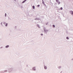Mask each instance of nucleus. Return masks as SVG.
Listing matches in <instances>:
<instances>
[{"label":"nucleus","mask_w":73,"mask_h":73,"mask_svg":"<svg viewBox=\"0 0 73 73\" xmlns=\"http://www.w3.org/2000/svg\"><path fill=\"white\" fill-rule=\"evenodd\" d=\"M58 69H61V66H60L58 67Z\"/></svg>","instance_id":"10"},{"label":"nucleus","mask_w":73,"mask_h":73,"mask_svg":"<svg viewBox=\"0 0 73 73\" xmlns=\"http://www.w3.org/2000/svg\"><path fill=\"white\" fill-rule=\"evenodd\" d=\"M0 49H2L3 48V47H1L0 48Z\"/></svg>","instance_id":"23"},{"label":"nucleus","mask_w":73,"mask_h":73,"mask_svg":"<svg viewBox=\"0 0 73 73\" xmlns=\"http://www.w3.org/2000/svg\"><path fill=\"white\" fill-rule=\"evenodd\" d=\"M1 25H2V26H3V24H2V22H1Z\"/></svg>","instance_id":"22"},{"label":"nucleus","mask_w":73,"mask_h":73,"mask_svg":"<svg viewBox=\"0 0 73 73\" xmlns=\"http://www.w3.org/2000/svg\"><path fill=\"white\" fill-rule=\"evenodd\" d=\"M45 3V1H43L42 2V4H43V5H45V6L46 5H45V3Z\"/></svg>","instance_id":"7"},{"label":"nucleus","mask_w":73,"mask_h":73,"mask_svg":"<svg viewBox=\"0 0 73 73\" xmlns=\"http://www.w3.org/2000/svg\"><path fill=\"white\" fill-rule=\"evenodd\" d=\"M70 13L71 14V15H73V11H70Z\"/></svg>","instance_id":"4"},{"label":"nucleus","mask_w":73,"mask_h":73,"mask_svg":"<svg viewBox=\"0 0 73 73\" xmlns=\"http://www.w3.org/2000/svg\"><path fill=\"white\" fill-rule=\"evenodd\" d=\"M72 60H73V59H72Z\"/></svg>","instance_id":"29"},{"label":"nucleus","mask_w":73,"mask_h":73,"mask_svg":"<svg viewBox=\"0 0 73 73\" xmlns=\"http://www.w3.org/2000/svg\"><path fill=\"white\" fill-rule=\"evenodd\" d=\"M48 30L45 27L44 28V33H48Z\"/></svg>","instance_id":"1"},{"label":"nucleus","mask_w":73,"mask_h":73,"mask_svg":"<svg viewBox=\"0 0 73 73\" xmlns=\"http://www.w3.org/2000/svg\"><path fill=\"white\" fill-rule=\"evenodd\" d=\"M37 7H40V5H37Z\"/></svg>","instance_id":"20"},{"label":"nucleus","mask_w":73,"mask_h":73,"mask_svg":"<svg viewBox=\"0 0 73 73\" xmlns=\"http://www.w3.org/2000/svg\"><path fill=\"white\" fill-rule=\"evenodd\" d=\"M46 25H47L48 24V23H46Z\"/></svg>","instance_id":"26"},{"label":"nucleus","mask_w":73,"mask_h":73,"mask_svg":"<svg viewBox=\"0 0 73 73\" xmlns=\"http://www.w3.org/2000/svg\"><path fill=\"white\" fill-rule=\"evenodd\" d=\"M44 1L43 0H42V2Z\"/></svg>","instance_id":"27"},{"label":"nucleus","mask_w":73,"mask_h":73,"mask_svg":"<svg viewBox=\"0 0 73 73\" xmlns=\"http://www.w3.org/2000/svg\"><path fill=\"white\" fill-rule=\"evenodd\" d=\"M9 46L8 45H7L6 46H5V47L6 48H8V47H9Z\"/></svg>","instance_id":"9"},{"label":"nucleus","mask_w":73,"mask_h":73,"mask_svg":"<svg viewBox=\"0 0 73 73\" xmlns=\"http://www.w3.org/2000/svg\"><path fill=\"white\" fill-rule=\"evenodd\" d=\"M8 25V23H6L5 25V27H7Z\"/></svg>","instance_id":"14"},{"label":"nucleus","mask_w":73,"mask_h":73,"mask_svg":"<svg viewBox=\"0 0 73 73\" xmlns=\"http://www.w3.org/2000/svg\"><path fill=\"white\" fill-rule=\"evenodd\" d=\"M5 17H6V16H7V14L6 13H5Z\"/></svg>","instance_id":"19"},{"label":"nucleus","mask_w":73,"mask_h":73,"mask_svg":"<svg viewBox=\"0 0 73 73\" xmlns=\"http://www.w3.org/2000/svg\"><path fill=\"white\" fill-rule=\"evenodd\" d=\"M52 27L53 28H55V25H52Z\"/></svg>","instance_id":"12"},{"label":"nucleus","mask_w":73,"mask_h":73,"mask_svg":"<svg viewBox=\"0 0 73 73\" xmlns=\"http://www.w3.org/2000/svg\"><path fill=\"white\" fill-rule=\"evenodd\" d=\"M60 10H62V9H63L62 7H61L60 8Z\"/></svg>","instance_id":"16"},{"label":"nucleus","mask_w":73,"mask_h":73,"mask_svg":"<svg viewBox=\"0 0 73 73\" xmlns=\"http://www.w3.org/2000/svg\"><path fill=\"white\" fill-rule=\"evenodd\" d=\"M66 38L67 40H69V38L68 37H66Z\"/></svg>","instance_id":"18"},{"label":"nucleus","mask_w":73,"mask_h":73,"mask_svg":"<svg viewBox=\"0 0 73 73\" xmlns=\"http://www.w3.org/2000/svg\"><path fill=\"white\" fill-rule=\"evenodd\" d=\"M21 8H23V6H21Z\"/></svg>","instance_id":"24"},{"label":"nucleus","mask_w":73,"mask_h":73,"mask_svg":"<svg viewBox=\"0 0 73 73\" xmlns=\"http://www.w3.org/2000/svg\"><path fill=\"white\" fill-rule=\"evenodd\" d=\"M9 72H11L13 70V68H10L8 69Z\"/></svg>","instance_id":"2"},{"label":"nucleus","mask_w":73,"mask_h":73,"mask_svg":"<svg viewBox=\"0 0 73 73\" xmlns=\"http://www.w3.org/2000/svg\"><path fill=\"white\" fill-rule=\"evenodd\" d=\"M37 27H38V28H40V26H39V25H37Z\"/></svg>","instance_id":"11"},{"label":"nucleus","mask_w":73,"mask_h":73,"mask_svg":"<svg viewBox=\"0 0 73 73\" xmlns=\"http://www.w3.org/2000/svg\"><path fill=\"white\" fill-rule=\"evenodd\" d=\"M5 23H6L5 22L4 23V24H5Z\"/></svg>","instance_id":"25"},{"label":"nucleus","mask_w":73,"mask_h":73,"mask_svg":"<svg viewBox=\"0 0 73 73\" xmlns=\"http://www.w3.org/2000/svg\"><path fill=\"white\" fill-rule=\"evenodd\" d=\"M40 35H41V36H43V34H41Z\"/></svg>","instance_id":"21"},{"label":"nucleus","mask_w":73,"mask_h":73,"mask_svg":"<svg viewBox=\"0 0 73 73\" xmlns=\"http://www.w3.org/2000/svg\"><path fill=\"white\" fill-rule=\"evenodd\" d=\"M44 69H47V67L45 65H44Z\"/></svg>","instance_id":"5"},{"label":"nucleus","mask_w":73,"mask_h":73,"mask_svg":"<svg viewBox=\"0 0 73 73\" xmlns=\"http://www.w3.org/2000/svg\"><path fill=\"white\" fill-rule=\"evenodd\" d=\"M14 0V1H16V0Z\"/></svg>","instance_id":"28"},{"label":"nucleus","mask_w":73,"mask_h":73,"mask_svg":"<svg viewBox=\"0 0 73 73\" xmlns=\"http://www.w3.org/2000/svg\"><path fill=\"white\" fill-rule=\"evenodd\" d=\"M56 2L57 3H58V5L61 3V2H59V1L58 0H56Z\"/></svg>","instance_id":"3"},{"label":"nucleus","mask_w":73,"mask_h":73,"mask_svg":"<svg viewBox=\"0 0 73 73\" xmlns=\"http://www.w3.org/2000/svg\"><path fill=\"white\" fill-rule=\"evenodd\" d=\"M8 72L7 70H5L4 71V72Z\"/></svg>","instance_id":"13"},{"label":"nucleus","mask_w":73,"mask_h":73,"mask_svg":"<svg viewBox=\"0 0 73 73\" xmlns=\"http://www.w3.org/2000/svg\"><path fill=\"white\" fill-rule=\"evenodd\" d=\"M27 1V0H24V1H23V2H22V3H25V1Z\"/></svg>","instance_id":"8"},{"label":"nucleus","mask_w":73,"mask_h":73,"mask_svg":"<svg viewBox=\"0 0 73 73\" xmlns=\"http://www.w3.org/2000/svg\"><path fill=\"white\" fill-rule=\"evenodd\" d=\"M33 70H36V67H33Z\"/></svg>","instance_id":"6"},{"label":"nucleus","mask_w":73,"mask_h":73,"mask_svg":"<svg viewBox=\"0 0 73 73\" xmlns=\"http://www.w3.org/2000/svg\"><path fill=\"white\" fill-rule=\"evenodd\" d=\"M35 20H40V19L38 18L35 19Z\"/></svg>","instance_id":"15"},{"label":"nucleus","mask_w":73,"mask_h":73,"mask_svg":"<svg viewBox=\"0 0 73 73\" xmlns=\"http://www.w3.org/2000/svg\"><path fill=\"white\" fill-rule=\"evenodd\" d=\"M33 9H35V7L34 6H33Z\"/></svg>","instance_id":"17"}]
</instances>
